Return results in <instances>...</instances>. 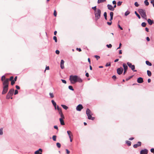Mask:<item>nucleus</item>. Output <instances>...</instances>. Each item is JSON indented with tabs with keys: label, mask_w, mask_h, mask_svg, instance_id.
I'll use <instances>...</instances> for the list:
<instances>
[{
	"label": "nucleus",
	"mask_w": 154,
	"mask_h": 154,
	"mask_svg": "<svg viewBox=\"0 0 154 154\" xmlns=\"http://www.w3.org/2000/svg\"><path fill=\"white\" fill-rule=\"evenodd\" d=\"M2 82L3 91L2 92V94H6L8 90V85L9 84V79H6Z\"/></svg>",
	"instance_id": "nucleus-1"
},
{
	"label": "nucleus",
	"mask_w": 154,
	"mask_h": 154,
	"mask_svg": "<svg viewBox=\"0 0 154 154\" xmlns=\"http://www.w3.org/2000/svg\"><path fill=\"white\" fill-rule=\"evenodd\" d=\"M94 14L95 15V20L97 21L100 17L101 11L100 9H97V11L94 12Z\"/></svg>",
	"instance_id": "nucleus-2"
},
{
	"label": "nucleus",
	"mask_w": 154,
	"mask_h": 154,
	"mask_svg": "<svg viewBox=\"0 0 154 154\" xmlns=\"http://www.w3.org/2000/svg\"><path fill=\"white\" fill-rule=\"evenodd\" d=\"M86 114L88 116V119L92 120H94L95 118L92 117V113L91 110L88 108L87 109L86 111Z\"/></svg>",
	"instance_id": "nucleus-3"
},
{
	"label": "nucleus",
	"mask_w": 154,
	"mask_h": 154,
	"mask_svg": "<svg viewBox=\"0 0 154 154\" xmlns=\"http://www.w3.org/2000/svg\"><path fill=\"white\" fill-rule=\"evenodd\" d=\"M138 11L142 17L145 19H147L145 10L142 9H138Z\"/></svg>",
	"instance_id": "nucleus-4"
},
{
	"label": "nucleus",
	"mask_w": 154,
	"mask_h": 154,
	"mask_svg": "<svg viewBox=\"0 0 154 154\" xmlns=\"http://www.w3.org/2000/svg\"><path fill=\"white\" fill-rule=\"evenodd\" d=\"M14 91V90L13 88H11L9 90L6 96V98L7 99H9L10 98L11 99H12L13 98L12 97V96L13 95Z\"/></svg>",
	"instance_id": "nucleus-5"
},
{
	"label": "nucleus",
	"mask_w": 154,
	"mask_h": 154,
	"mask_svg": "<svg viewBox=\"0 0 154 154\" xmlns=\"http://www.w3.org/2000/svg\"><path fill=\"white\" fill-rule=\"evenodd\" d=\"M77 75H71L70 76L69 80L72 83L74 84L77 82Z\"/></svg>",
	"instance_id": "nucleus-6"
},
{
	"label": "nucleus",
	"mask_w": 154,
	"mask_h": 154,
	"mask_svg": "<svg viewBox=\"0 0 154 154\" xmlns=\"http://www.w3.org/2000/svg\"><path fill=\"white\" fill-rule=\"evenodd\" d=\"M127 64L133 71L134 72L137 71L136 70H134L135 69V66L134 65H132L131 63L129 62L127 63Z\"/></svg>",
	"instance_id": "nucleus-7"
},
{
	"label": "nucleus",
	"mask_w": 154,
	"mask_h": 154,
	"mask_svg": "<svg viewBox=\"0 0 154 154\" xmlns=\"http://www.w3.org/2000/svg\"><path fill=\"white\" fill-rule=\"evenodd\" d=\"M123 69L122 67H120L119 68H118L117 69V73L119 75L121 74L123 71Z\"/></svg>",
	"instance_id": "nucleus-8"
},
{
	"label": "nucleus",
	"mask_w": 154,
	"mask_h": 154,
	"mask_svg": "<svg viewBox=\"0 0 154 154\" xmlns=\"http://www.w3.org/2000/svg\"><path fill=\"white\" fill-rule=\"evenodd\" d=\"M83 108V106L81 104L79 105L76 108V109L78 111H81Z\"/></svg>",
	"instance_id": "nucleus-9"
},
{
	"label": "nucleus",
	"mask_w": 154,
	"mask_h": 154,
	"mask_svg": "<svg viewBox=\"0 0 154 154\" xmlns=\"http://www.w3.org/2000/svg\"><path fill=\"white\" fill-rule=\"evenodd\" d=\"M148 150L146 149L142 150L140 152V154H147Z\"/></svg>",
	"instance_id": "nucleus-10"
},
{
	"label": "nucleus",
	"mask_w": 154,
	"mask_h": 154,
	"mask_svg": "<svg viewBox=\"0 0 154 154\" xmlns=\"http://www.w3.org/2000/svg\"><path fill=\"white\" fill-rule=\"evenodd\" d=\"M137 81L138 83H142L143 82V79L141 77H139L137 79Z\"/></svg>",
	"instance_id": "nucleus-11"
},
{
	"label": "nucleus",
	"mask_w": 154,
	"mask_h": 154,
	"mask_svg": "<svg viewBox=\"0 0 154 154\" xmlns=\"http://www.w3.org/2000/svg\"><path fill=\"white\" fill-rule=\"evenodd\" d=\"M141 143L140 142H138L137 144H134L133 146V147L134 148H136L138 146H141Z\"/></svg>",
	"instance_id": "nucleus-12"
},
{
	"label": "nucleus",
	"mask_w": 154,
	"mask_h": 154,
	"mask_svg": "<svg viewBox=\"0 0 154 154\" xmlns=\"http://www.w3.org/2000/svg\"><path fill=\"white\" fill-rule=\"evenodd\" d=\"M42 149H39L38 150L35 151L34 153L35 154H42Z\"/></svg>",
	"instance_id": "nucleus-13"
},
{
	"label": "nucleus",
	"mask_w": 154,
	"mask_h": 154,
	"mask_svg": "<svg viewBox=\"0 0 154 154\" xmlns=\"http://www.w3.org/2000/svg\"><path fill=\"white\" fill-rule=\"evenodd\" d=\"M64 61L63 60H61L60 62V67L62 69H63L64 68Z\"/></svg>",
	"instance_id": "nucleus-14"
},
{
	"label": "nucleus",
	"mask_w": 154,
	"mask_h": 154,
	"mask_svg": "<svg viewBox=\"0 0 154 154\" xmlns=\"http://www.w3.org/2000/svg\"><path fill=\"white\" fill-rule=\"evenodd\" d=\"M107 7L111 11H113L114 10V8L111 5H107Z\"/></svg>",
	"instance_id": "nucleus-15"
},
{
	"label": "nucleus",
	"mask_w": 154,
	"mask_h": 154,
	"mask_svg": "<svg viewBox=\"0 0 154 154\" xmlns=\"http://www.w3.org/2000/svg\"><path fill=\"white\" fill-rule=\"evenodd\" d=\"M67 133L69 136V138H70L72 137H73V135L72 134V133L70 131H67Z\"/></svg>",
	"instance_id": "nucleus-16"
},
{
	"label": "nucleus",
	"mask_w": 154,
	"mask_h": 154,
	"mask_svg": "<svg viewBox=\"0 0 154 154\" xmlns=\"http://www.w3.org/2000/svg\"><path fill=\"white\" fill-rule=\"evenodd\" d=\"M59 113L60 116L61 118H60L65 119L63 113L62 111H60L59 112Z\"/></svg>",
	"instance_id": "nucleus-17"
},
{
	"label": "nucleus",
	"mask_w": 154,
	"mask_h": 154,
	"mask_svg": "<svg viewBox=\"0 0 154 154\" xmlns=\"http://www.w3.org/2000/svg\"><path fill=\"white\" fill-rule=\"evenodd\" d=\"M62 119L60 118L59 120L60 122V123L61 125H65V123L63 121V119Z\"/></svg>",
	"instance_id": "nucleus-18"
},
{
	"label": "nucleus",
	"mask_w": 154,
	"mask_h": 154,
	"mask_svg": "<svg viewBox=\"0 0 154 154\" xmlns=\"http://www.w3.org/2000/svg\"><path fill=\"white\" fill-rule=\"evenodd\" d=\"M147 22L150 25H152L153 23V20H151L150 19H148L147 20Z\"/></svg>",
	"instance_id": "nucleus-19"
},
{
	"label": "nucleus",
	"mask_w": 154,
	"mask_h": 154,
	"mask_svg": "<svg viewBox=\"0 0 154 154\" xmlns=\"http://www.w3.org/2000/svg\"><path fill=\"white\" fill-rule=\"evenodd\" d=\"M82 82V79L77 76V82Z\"/></svg>",
	"instance_id": "nucleus-20"
},
{
	"label": "nucleus",
	"mask_w": 154,
	"mask_h": 154,
	"mask_svg": "<svg viewBox=\"0 0 154 154\" xmlns=\"http://www.w3.org/2000/svg\"><path fill=\"white\" fill-rule=\"evenodd\" d=\"M123 66L124 67V69L127 70L128 67L127 66L126 64L125 63H123Z\"/></svg>",
	"instance_id": "nucleus-21"
},
{
	"label": "nucleus",
	"mask_w": 154,
	"mask_h": 154,
	"mask_svg": "<svg viewBox=\"0 0 154 154\" xmlns=\"http://www.w3.org/2000/svg\"><path fill=\"white\" fill-rule=\"evenodd\" d=\"M146 63L147 65L149 66H150L152 65V63L148 61H146Z\"/></svg>",
	"instance_id": "nucleus-22"
},
{
	"label": "nucleus",
	"mask_w": 154,
	"mask_h": 154,
	"mask_svg": "<svg viewBox=\"0 0 154 154\" xmlns=\"http://www.w3.org/2000/svg\"><path fill=\"white\" fill-rule=\"evenodd\" d=\"M61 106L63 109L66 110L68 108V107L67 106L64 105H61Z\"/></svg>",
	"instance_id": "nucleus-23"
},
{
	"label": "nucleus",
	"mask_w": 154,
	"mask_h": 154,
	"mask_svg": "<svg viewBox=\"0 0 154 154\" xmlns=\"http://www.w3.org/2000/svg\"><path fill=\"white\" fill-rule=\"evenodd\" d=\"M106 1V0H98L97 3L99 4L100 3Z\"/></svg>",
	"instance_id": "nucleus-24"
},
{
	"label": "nucleus",
	"mask_w": 154,
	"mask_h": 154,
	"mask_svg": "<svg viewBox=\"0 0 154 154\" xmlns=\"http://www.w3.org/2000/svg\"><path fill=\"white\" fill-rule=\"evenodd\" d=\"M6 79L5 76V75H3L1 78V80L2 82H3V81H5Z\"/></svg>",
	"instance_id": "nucleus-25"
},
{
	"label": "nucleus",
	"mask_w": 154,
	"mask_h": 154,
	"mask_svg": "<svg viewBox=\"0 0 154 154\" xmlns=\"http://www.w3.org/2000/svg\"><path fill=\"white\" fill-rule=\"evenodd\" d=\"M147 74L149 76H150L151 75V72L149 70H147Z\"/></svg>",
	"instance_id": "nucleus-26"
},
{
	"label": "nucleus",
	"mask_w": 154,
	"mask_h": 154,
	"mask_svg": "<svg viewBox=\"0 0 154 154\" xmlns=\"http://www.w3.org/2000/svg\"><path fill=\"white\" fill-rule=\"evenodd\" d=\"M103 15L105 19L107 20V13L106 12H104Z\"/></svg>",
	"instance_id": "nucleus-27"
},
{
	"label": "nucleus",
	"mask_w": 154,
	"mask_h": 154,
	"mask_svg": "<svg viewBox=\"0 0 154 154\" xmlns=\"http://www.w3.org/2000/svg\"><path fill=\"white\" fill-rule=\"evenodd\" d=\"M135 14L137 16L139 19H140V15L136 11H135Z\"/></svg>",
	"instance_id": "nucleus-28"
},
{
	"label": "nucleus",
	"mask_w": 154,
	"mask_h": 154,
	"mask_svg": "<svg viewBox=\"0 0 154 154\" xmlns=\"http://www.w3.org/2000/svg\"><path fill=\"white\" fill-rule=\"evenodd\" d=\"M126 143L127 144V145L128 146H131V142H130V141H127V142H126Z\"/></svg>",
	"instance_id": "nucleus-29"
},
{
	"label": "nucleus",
	"mask_w": 154,
	"mask_h": 154,
	"mask_svg": "<svg viewBox=\"0 0 154 154\" xmlns=\"http://www.w3.org/2000/svg\"><path fill=\"white\" fill-rule=\"evenodd\" d=\"M56 135H54L52 137V139L53 140L56 141Z\"/></svg>",
	"instance_id": "nucleus-30"
},
{
	"label": "nucleus",
	"mask_w": 154,
	"mask_h": 154,
	"mask_svg": "<svg viewBox=\"0 0 154 154\" xmlns=\"http://www.w3.org/2000/svg\"><path fill=\"white\" fill-rule=\"evenodd\" d=\"M144 3L145 5L146 6H148L149 5V2L147 1H144Z\"/></svg>",
	"instance_id": "nucleus-31"
},
{
	"label": "nucleus",
	"mask_w": 154,
	"mask_h": 154,
	"mask_svg": "<svg viewBox=\"0 0 154 154\" xmlns=\"http://www.w3.org/2000/svg\"><path fill=\"white\" fill-rule=\"evenodd\" d=\"M56 145H57V147L59 148H60L61 147V144L60 143H57L56 144Z\"/></svg>",
	"instance_id": "nucleus-32"
},
{
	"label": "nucleus",
	"mask_w": 154,
	"mask_h": 154,
	"mask_svg": "<svg viewBox=\"0 0 154 154\" xmlns=\"http://www.w3.org/2000/svg\"><path fill=\"white\" fill-rule=\"evenodd\" d=\"M141 25L143 27H144L146 26V23L145 22H143L142 23Z\"/></svg>",
	"instance_id": "nucleus-33"
},
{
	"label": "nucleus",
	"mask_w": 154,
	"mask_h": 154,
	"mask_svg": "<svg viewBox=\"0 0 154 154\" xmlns=\"http://www.w3.org/2000/svg\"><path fill=\"white\" fill-rule=\"evenodd\" d=\"M69 88L70 90H71L72 91L74 90V89L73 88L72 86L71 85H70V86H69Z\"/></svg>",
	"instance_id": "nucleus-34"
},
{
	"label": "nucleus",
	"mask_w": 154,
	"mask_h": 154,
	"mask_svg": "<svg viewBox=\"0 0 154 154\" xmlns=\"http://www.w3.org/2000/svg\"><path fill=\"white\" fill-rule=\"evenodd\" d=\"M130 13V12L128 11H126L125 13V15L126 16H127Z\"/></svg>",
	"instance_id": "nucleus-35"
},
{
	"label": "nucleus",
	"mask_w": 154,
	"mask_h": 154,
	"mask_svg": "<svg viewBox=\"0 0 154 154\" xmlns=\"http://www.w3.org/2000/svg\"><path fill=\"white\" fill-rule=\"evenodd\" d=\"M94 57L97 59V60L100 58V57L97 55H95Z\"/></svg>",
	"instance_id": "nucleus-36"
},
{
	"label": "nucleus",
	"mask_w": 154,
	"mask_h": 154,
	"mask_svg": "<svg viewBox=\"0 0 154 154\" xmlns=\"http://www.w3.org/2000/svg\"><path fill=\"white\" fill-rule=\"evenodd\" d=\"M49 95L50 96V97L51 98H53L54 97V96L53 93H49Z\"/></svg>",
	"instance_id": "nucleus-37"
},
{
	"label": "nucleus",
	"mask_w": 154,
	"mask_h": 154,
	"mask_svg": "<svg viewBox=\"0 0 154 154\" xmlns=\"http://www.w3.org/2000/svg\"><path fill=\"white\" fill-rule=\"evenodd\" d=\"M57 109L58 110V111H59V112L60 111H62V110H61V108H59V106H57V107H56V109Z\"/></svg>",
	"instance_id": "nucleus-38"
},
{
	"label": "nucleus",
	"mask_w": 154,
	"mask_h": 154,
	"mask_svg": "<svg viewBox=\"0 0 154 154\" xmlns=\"http://www.w3.org/2000/svg\"><path fill=\"white\" fill-rule=\"evenodd\" d=\"M122 3V2L119 1L117 2V5L120 6L121 5Z\"/></svg>",
	"instance_id": "nucleus-39"
},
{
	"label": "nucleus",
	"mask_w": 154,
	"mask_h": 154,
	"mask_svg": "<svg viewBox=\"0 0 154 154\" xmlns=\"http://www.w3.org/2000/svg\"><path fill=\"white\" fill-rule=\"evenodd\" d=\"M53 39L55 40V41L56 42H57V37L55 36H54L53 37Z\"/></svg>",
	"instance_id": "nucleus-40"
},
{
	"label": "nucleus",
	"mask_w": 154,
	"mask_h": 154,
	"mask_svg": "<svg viewBox=\"0 0 154 154\" xmlns=\"http://www.w3.org/2000/svg\"><path fill=\"white\" fill-rule=\"evenodd\" d=\"M92 9L94 11H97V8H96V6H95L94 7H92Z\"/></svg>",
	"instance_id": "nucleus-41"
},
{
	"label": "nucleus",
	"mask_w": 154,
	"mask_h": 154,
	"mask_svg": "<svg viewBox=\"0 0 154 154\" xmlns=\"http://www.w3.org/2000/svg\"><path fill=\"white\" fill-rule=\"evenodd\" d=\"M3 129L2 128L0 129V135H2L3 134Z\"/></svg>",
	"instance_id": "nucleus-42"
},
{
	"label": "nucleus",
	"mask_w": 154,
	"mask_h": 154,
	"mask_svg": "<svg viewBox=\"0 0 154 154\" xmlns=\"http://www.w3.org/2000/svg\"><path fill=\"white\" fill-rule=\"evenodd\" d=\"M57 13L56 11L55 10H54V15L55 17H56L57 16Z\"/></svg>",
	"instance_id": "nucleus-43"
},
{
	"label": "nucleus",
	"mask_w": 154,
	"mask_h": 154,
	"mask_svg": "<svg viewBox=\"0 0 154 154\" xmlns=\"http://www.w3.org/2000/svg\"><path fill=\"white\" fill-rule=\"evenodd\" d=\"M11 85H13L15 81L14 80L11 81Z\"/></svg>",
	"instance_id": "nucleus-44"
},
{
	"label": "nucleus",
	"mask_w": 154,
	"mask_h": 154,
	"mask_svg": "<svg viewBox=\"0 0 154 154\" xmlns=\"http://www.w3.org/2000/svg\"><path fill=\"white\" fill-rule=\"evenodd\" d=\"M106 46L108 48H111L112 47V45L111 44H109V45H107Z\"/></svg>",
	"instance_id": "nucleus-45"
},
{
	"label": "nucleus",
	"mask_w": 154,
	"mask_h": 154,
	"mask_svg": "<svg viewBox=\"0 0 154 154\" xmlns=\"http://www.w3.org/2000/svg\"><path fill=\"white\" fill-rule=\"evenodd\" d=\"M14 79V77L12 76H11L10 78V79H9V81H12V80H14L13 79Z\"/></svg>",
	"instance_id": "nucleus-46"
},
{
	"label": "nucleus",
	"mask_w": 154,
	"mask_h": 154,
	"mask_svg": "<svg viewBox=\"0 0 154 154\" xmlns=\"http://www.w3.org/2000/svg\"><path fill=\"white\" fill-rule=\"evenodd\" d=\"M134 5L136 7H138L139 6V5L138 4V3L137 2H136L134 3Z\"/></svg>",
	"instance_id": "nucleus-47"
},
{
	"label": "nucleus",
	"mask_w": 154,
	"mask_h": 154,
	"mask_svg": "<svg viewBox=\"0 0 154 154\" xmlns=\"http://www.w3.org/2000/svg\"><path fill=\"white\" fill-rule=\"evenodd\" d=\"M110 17H113V13L112 12H111L110 13Z\"/></svg>",
	"instance_id": "nucleus-48"
},
{
	"label": "nucleus",
	"mask_w": 154,
	"mask_h": 154,
	"mask_svg": "<svg viewBox=\"0 0 154 154\" xmlns=\"http://www.w3.org/2000/svg\"><path fill=\"white\" fill-rule=\"evenodd\" d=\"M111 63H107L106 65V66H110Z\"/></svg>",
	"instance_id": "nucleus-49"
},
{
	"label": "nucleus",
	"mask_w": 154,
	"mask_h": 154,
	"mask_svg": "<svg viewBox=\"0 0 154 154\" xmlns=\"http://www.w3.org/2000/svg\"><path fill=\"white\" fill-rule=\"evenodd\" d=\"M49 66H46L45 69V72L46 70H49Z\"/></svg>",
	"instance_id": "nucleus-50"
},
{
	"label": "nucleus",
	"mask_w": 154,
	"mask_h": 154,
	"mask_svg": "<svg viewBox=\"0 0 154 154\" xmlns=\"http://www.w3.org/2000/svg\"><path fill=\"white\" fill-rule=\"evenodd\" d=\"M132 76H130L128 78H127L126 79V81H128V80H129V79H131L132 77Z\"/></svg>",
	"instance_id": "nucleus-51"
},
{
	"label": "nucleus",
	"mask_w": 154,
	"mask_h": 154,
	"mask_svg": "<svg viewBox=\"0 0 154 154\" xmlns=\"http://www.w3.org/2000/svg\"><path fill=\"white\" fill-rule=\"evenodd\" d=\"M18 93V91L17 90H16L15 91V92L14 93V95H16Z\"/></svg>",
	"instance_id": "nucleus-52"
},
{
	"label": "nucleus",
	"mask_w": 154,
	"mask_h": 154,
	"mask_svg": "<svg viewBox=\"0 0 154 154\" xmlns=\"http://www.w3.org/2000/svg\"><path fill=\"white\" fill-rule=\"evenodd\" d=\"M61 81H62V82L64 84H66V81L64 80L61 79Z\"/></svg>",
	"instance_id": "nucleus-53"
},
{
	"label": "nucleus",
	"mask_w": 154,
	"mask_h": 154,
	"mask_svg": "<svg viewBox=\"0 0 154 154\" xmlns=\"http://www.w3.org/2000/svg\"><path fill=\"white\" fill-rule=\"evenodd\" d=\"M76 50L77 51H78L79 52L81 51L82 50L80 48H77Z\"/></svg>",
	"instance_id": "nucleus-54"
},
{
	"label": "nucleus",
	"mask_w": 154,
	"mask_h": 154,
	"mask_svg": "<svg viewBox=\"0 0 154 154\" xmlns=\"http://www.w3.org/2000/svg\"><path fill=\"white\" fill-rule=\"evenodd\" d=\"M66 153L67 154H69L70 152L68 149H66Z\"/></svg>",
	"instance_id": "nucleus-55"
},
{
	"label": "nucleus",
	"mask_w": 154,
	"mask_h": 154,
	"mask_svg": "<svg viewBox=\"0 0 154 154\" xmlns=\"http://www.w3.org/2000/svg\"><path fill=\"white\" fill-rule=\"evenodd\" d=\"M112 78L113 79L115 80L116 78V76L115 75H114L113 76H112Z\"/></svg>",
	"instance_id": "nucleus-56"
},
{
	"label": "nucleus",
	"mask_w": 154,
	"mask_h": 154,
	"mask_svg": "<svg viewBox=\"0 0 154 154\" xmlns=\"http://www.w3.org/2000/svg\"><path fill=\"white\" fill-rule=\"evenodd\" d=\"M107 23L109 25H111L112 23V22L111 21V22H107Z\"/></svg>",
	"instance_id": "nucleus-57"
},
{
	"label": "nucleus",
	"mask_w": 154,
	"mask_h": 154,
	"mask_svg": "<svg viewBox=\"0 0 154 154\" xmlns=\"http://www.w3.org/2000/svg\"><path fill=\"white\" fill-rule=\"evenodd\" d=\"M56 53L57 54H59L60 53V51L59 50H57L56 51Z\"/></svg>",
	"instance_id": "nucleus-58"
},
{
	"label": "nucleus",
	"mask_w": 154,
	"mask_h": 154,
	"mask_svg": "<svg viewBox=\"0 0 154 154\" xmlns=\"http://www.w3.org/2000/svg\"><path fill=\"white\" fill-rule=\"evenodd\" d=\"M51 102L53 104V105H54L56 103L55 102L54 100H51Z\"/></svg>",
	"instance_id": "nucleus-59"
},
{
	"label": "nucleus",
	"mask_w": 154,
	"mask_h": 154,
	"mask_svg": "<svg viewBox=\"0 0 154 154\" xmlns=\"http://www.w3.org/2000/svg\"><path fill=\"white\" fill-rule=\"evenodd\" d=\"M150 151L152 152L154 154V148H152L150 150Z\"/></svg>",
	"instance_id": "nucleus-60"
},
{
	"label": "nucleus",
	"mask_w": 154,
	"mask_h": 154,
	"mask_svg": "<svg viewBox=\"0 0 154 154\" xmlns=\"http://www.w3.org/2000/svg\"><path fill=\"white\" fill-rule=\"evenodd\" d=\"M16 88L17 89H20V87L19 86H18V85H16Z\"/></svg>",
	"instance_id": "nucleus-61"
},
{
	"label": "nucleus",
	"mask_w": 154,
	"mask_h": 154,
	"mask_svg": "<svg viewBox=\"0 0 154 154\" xmlns=\"http://www.w3.org/2000/svg\"><path fill=\"white\" fill-rule=\"evenodd\" d=\"M17 76H16L15 77L14 79V81L15 82H16L17 81Z\"/></svg>",
	"instance_id": "nucleus-62"
},
{
	"label": "nucleus",
	"mask_w": 154,
	"mask_h": 154,
	"mask_svg": "<svg viewBox=\"0 0 154 154\" xmlns=\"http://www.w3.org/2000/svg\"><path fill=\"white\" fill-rule=\"evenodd\" d=\"M146 39L147 40V41H148V42H149V41H150V38L148 37H146Z\"/></svg>",
	"instance_id": "nucleus-63"
},
{
	"label": "nucleus",
	"mask_w": 154,
	"mask_h": 154,
	"mask_svg": "<svg viewBox=\"0 0 154 154\" xmlns=\"http://www.w3.org/2000/svg\"><path fill=\"white\" fill-rule=\"evenodd\" d=\"M85 75L86 77H88L89 76L88 73V72L86 73L85 74Z\"/></svg>",
	"instance_id": "nucleus-64"
}]
</instances>
